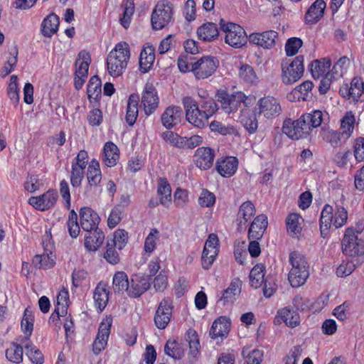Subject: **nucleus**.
Segmentation results:
<instances>
[{"label":"nucleus","mask_w":364,"mask_h":364,"mask_svg":"<svg viewBox=\"0 0 364 364\" xmlns=\"http://www.w3.org/2000/svg\"><path fill=\"white\" fill-rule=\"evenodd\" d=\"M325 9L326 3L323 0H316L305 15L306 23L313 24L318 21L323 16Z\"/></svg>","instance_id":"obj_35"},{"label":"nucleus","mask_w":364,"mask_h":364,"mask_svg":"<svg viewBox=\"0 0 364 364\" xmlns=\"http://www.w3.org/2000/svg\"><path fill=\"white\" fill-rule=\"evenodd\" d=\"M216 97L222 109L228 114L237 111L242 104L248 107L252 102V98L241 91L229 93L225 90H219Z\"/></svg>","instance_id":"obj_4"},{"label":"nucleus","mask_w":364,"mask_h":364,"mask_svg":"<svg viewBox=\"0 0 364 364\" xmlns=\"http://www.w3.org/2000/svg\"><path fill=\"white\" fill-rule=\"evenodd\" d=\"M249 41L266 50L274 48L279 41V34L274 30L252 33L249 36Z\"/></svg>","instance_id":"obj_16"},{"label":"nucleus","mask_w":364,"mask_h":364,"mask_svg":"<svg viewBox=\"0 0 364 364\" xmlns=\"http://www.w3.org/2000/svg\"><path fill=\"white\" fill-rule=\"evenodd\" d=\"M301 117L305 121L306 124L310 127V132L312 129L319 127L323 121V112L318 109L302 114Z\"/></svg>","instance_id":"obj_56"},{"label":"nucleus","mask_w":364,"mask_h":364,"mask_svg":"<svg viewBox=\"0 0 364 364\" xmlns=\"http://www.w3.org/2000/svg\"><path fill=\"white\" fill-rule=\"evenodd\" d=\"M59 23V17L53 13L50 14L41 23V33L45 37H52L58 31Z\"/></svg>","instance_id":"obj_34"},{"label":"nucleus","mask_w":364,"mask_h":364,"mask_svg":"<svg viewBox=\"0 0 364 364\" xmlns=\"http://www.w3.org/2000/svg\"><path fill=\"white\" fill-rule=\"evenodd\" d=\"M255 112L258 115L263 116L267 119L278 117L282 112L280 102L277 98L268 95L259 98L255 107Z\"/></svg>","instance_id":"obj_10"},{"label":"nucleus","mask_w":364,"mask_h":364,"mask_svg":"<svg viewBox=\"0 0 364 364\" xmlns=\"http://www.w3.org/2000/svg\"><path fill=\"white\" fill-rule=\"evenodd\" d=\"M119 157V150L112 142H107L104 146L102 161L108 167H112L117 164Z\"/></svg>","instance_id":"obj_38"},{"label":"nucleus","mask_w":364,"mask_h":364,"mask_svg":"<svg viewBox=\"0 0 364 364\" xmlns=\"http://www.w3.org/2000/svg\"><path fill=\"white\" fill-rule=\"evenodd\" d=\"M210 129L215 133L221 135H237L238 132L233 125H225L220 122L213 120L210 124Z\"/></svg>","instance_id":"obj_54"},{"label":"nucleus","mask_w":364,"mask_h":364,"mask_svg":"<svg viewBox=\"0 0 364 364\" xmlns=\"http://www.w3.org/2000/svg\"><path fill=\"white\" fill-rule=\"evenodd\" d=\"M26 349V355L33 364H43L44 358L41 351L37 348L31 341H26L23 342Z\"/></svg>","instance_id":"obj_47"},{"label":"nucleus","mask_w":364,"mask_h":364,"mask_svg":"<svg viewBox=\"0 0 364 364\" xmlns=\"http://www.w3.org/2000/svg\"><path fill=\"white\" fill-rule=\"evenodd\" d=\"M348 211L341 205L336 203L335 208L326 204L321 213L320 230L323 237H326L331 225L338 229L344 226L348 220Z\"/></svg>","instance_id":"obj_2"},{"label":"nucleus","mask_w":364,"mask_h":364,"mask_svg":"<svg viewBox=\"0 0 364 364\" xmlns=\"http://www.w3.org/2000/svg\"><path fill=\"white\" fill-rule=\"evenodd\" d=\"M278 314L288 326L294 328L299 323V314L289 307L281 309Z\"/></svg>","instance_id":"obj_52"},{"label":"nucleus","mask_w":364,"mask_h":364,"mask_svg":"<svg viewBox=\"0 0 364 364\" xmlns=\"http://www.w3.org/2000/svg\"><path fill=\"white\" fill-rule=\"evenodd\" d=\"M70 303L69 292L68 289L63 288L57 296V305L54 312L52 314L50 321H54L60 316H65L68 313V307Z\"/></svg>","instance_id":"obj_25"},{"label":"nucleus","mask_w":364,"mask_h":364,"mask_svg":"<svg viewBox=\"0 0 364 364\" xmlns=\"http://www.w3.org/2000/svg\"><path fill=\"white\" fill-rule=\"evenodd\" d=\"M242 355L245 364H261L263 358V352L258 349L251 350L250 347H244Z\"/></svg>","instance_id":"obj_53"},{"label":"nucleus","mask_w":364,"mask_h":364,"mask_svg":"<svg viewBox=\"0 0 364 364\" xmlns=\"http://www.w3.org/2000/svg\"><path fill=\"white\" fill-rule=\"evenodd\" d=\"M33 321L34 316L32 310L28 308L26 309L21 323V329L26 335L25 341H29V337L31 336L33 329Z\"/></svg>","instance_id":"obj_51"},{"label":"nucleus","mask_w":364,"mask_h":364,"mask_svg":"<svg viewBox=\"0 0 364 364\" xmlns=\"http://www.w3.org/2000/svg\"><path fill=\"white\" fill-rule=\"evenodd\" d=\"M239 161L235 156H225L217 159L215 168L218 173L223 177L232 176L238 168Z\"/></svg>","instance_id":"obj_22"},{"label":"nucleus","mask_w":364,"mask_h":364,"mask_svg":"<svg viewBox=\"0 0 364 364\" xmlns=\"http://www.w3.org/2000/svg\"><path fill=\"white\" fill-rule=\"evenodd\" d=\"M90 63V54L85 50L80 51L78 54V58L75 61L76 69L75 75L87 77Z\"/></svg>","instance_id":"obj_43"},{"label":"nucleus","mask_w":364,"mask_h":364,"mask_svg":"<svg viewBox=\"0 0 364 364\" xmlns=\"http://www.w3.org/2000/svg\"><path fill=\"white\" fill-rule=\"evenodd\" d=\"M67 225L70 237L76 238L79 235L80 228L77 223V215L74 210L69 214Z\"/></svg>","instance_id":"obj_63"},{"label":"nucleus","mask_w":364,"mask_h":364,"mask_svg":"<svg viewBox=\"0 0 364 364\" xmlns=\"http://www.w3.org/2000/svg\"><path fill=\"white\" fill-rule=\"evenodd\" d=\"M349 99L353 101L362 100L364 97V82L359 77H354L350 87L346 88Z\"/></svg>","instance_id":"obj_45"},{"label":"nucleus","mask_w":364,"mask_h":364,"mask_svg":"<svg viewBox=\"0 0 364 364\" xmlns=\"http://www.w3.org/2000/svg\"><path fill=\"white\" fill-rule=\"evenodd\" d=\"M159 237V232L157 229H151L149 234L145 239L144 242V251L146 253L151 254L156 248V242Z\"/></svg>","instance_id":"obj_64"},{"label":"nucleus","mask_w":364,"mask_h":364,"mask_svg":"<svg viewBox=\"0 0 364 364\" xmlns=\"http://www.w3.org/2000/svg\"><path fill=\"white\" fill-rule=\"evenodd\" d=\"M155 49L152 46H144L139 57L140 70L145 73L149 71L155 60Z\"/></svg>","instance_id":"obj_36"},{"label":"nucleus","mask_w":364,"mask_h":364,"mask_svg":"<svg viewBox=\"0 0 364 364\" xmlns=\"http://www.w3.org/2000/svg\"><path fill=\"white\" fill-rule=\"evenodd\" d=\"M215 159V151L209 147H199L193 155L196 166L201 170H208L212 167Z\"/></svg>","instance_id":"obj_21"},{"label":"nucleus","mask_w":364,"mask_h":364,"mask_svg":"<svg viewBox=\"0 0 364 364\" xmlns=\"http://www.w3.org/2000/svg\"><path fill=\"white\" fill-rule=\"evenodd\" d=\"M313 86L311 81H304L289 93L287 98L290 101L306 100L311 95Z\"/></svg>","instance_id":"obj_29"},{"label":"nucleus","mask_w":364,"mask_h":364,"mask_svg":"<svg viewBox=\"0 0 364 364\" xmlns=\"http://www.w3.org/2000/svg\"><path fill=\"white\" fill-rule=\"evenodd\" d=\"M158 195L161 205L168 208L171 203V188L166 178H161L159 181Z\"/></svg>","instance_id":"obj_41"},{"label":"nucleus","mask_w":364,"mask_h":364,"mask_svg":"<svg viewBox=\"0 0 364 364\" xmlns=\"http://www.w3.org/2000/svg\"><path fill=\"white\" fill-rule=\"evenodd\" d=\"M139 97L138 95L132 94L128 100L127 105L126 122L132 126L138 117V105Z\"/></svg>","instance_id":"obj_40"},{"label":"nucleus","mask_w":364,"mask_h":364,"mask_svg":"<svg viewBox=\"0 0 364 364\" xmlns=\"http://www.w3.org/2000/svg\"><path fill=\"white\" fill-rule=\"evenodd\" d=\"M304 71V57L296 56L291 63L282 64V80L286 85L293 84L302 77Z\"/></svg>","instance_id":"obj_8"},{"label":"nucleus","mask_w":364,"mask_h":364,"mask_svg":"<svg viewBox=\"0 0 364 364\" xmlns=\"http://www.w3.org/2000/svg\"><path fill=\"white\" fill-rule=\"evenodd\" d=\"M218 60L212 56H204L191 65V71L198 80L211 76L216 70Z\"/></svg>","instance_id":"obj_12"},{"label":"nucleus","mask_w":364,"mask_h":364,"mask_svg":"<svg viewBox=\"0 0 364 364\" xmlns=\"http://www.w3.org/2000/svg\"><path fill=\"white\" fill-rule=\"evenodd\" d=\"M301 220L302 218L297 213H291L287 216L286 219L287 229L291 236L296 235L300 232L301 230Z\"/></svg>","instance_id":"obj_55"},{"label":"nucleus","mask_w":364,"mask_h":364,"mask_svg":"<svg viewBox=\"0 0 364 364\" xmlns=\"http://www.w3.org/2000/svg\"><path fill=\"white\" fill-rule=\"evenodd\" d=\"M198 38L204 42H210L215 40L219 36V31L215 23L206 22L197 29Z\"/></svg>","instance_id":"obj_31"},{"label":"nucleus","mask_w":364,"mask_h":364,"mask_svg":"<svg viewBox=\"0 0 364 364\" xmlns=\"http://www.w3.org/2000/svg\"><path fill=\"white\" fill-rule=\"evenodd\" d=\"M47 252V250H46ZM55 257L51 251L42 255H37L33 259V264L38 268L50 269L55 263Z\"/></svg>","instance_id":"obj_48"},{"label":"nucleus","mask_w":364,"mask_h":364,"mask_svg":"<svg viewBox=\"0 0 364 364\" xmlns=\"http://www.w3.org/2000/svg\"><path fill=\"white\" fill-rule=\"evenodd\" d=\"M256 210L251 201L244 202L240 207L237 213L238 229L245 228L246 223L255 215Z\"/></svg>","instance_id":"obj_33"},{"label":"nucleus","mask_w":364,"mask_h":364,"mask_svg":"<svg viewBox=\"0 0 364 364\" xmlns=\"http://www.w3.org/2000/svg\"><path fill=\"white\" fill-rule=\"evenodd\" d=\"M159 97L155 87L146 83L143 89L141 97V106L146 115L152 114L159 107Z\"/></svg>","instance_id":"obj_15"},{"label":"nucleus","mask_w":364,"mask_h":364,"mask_svg":"<svg viewBox=\"0 0 364 364\" xmlns=\"http://www.w3.org/2000/svg\"><path fill=\"white\" fill-rule=\"evenodd\" d=\"M164 352L169 357L179 360L184 355L185 348L182 343L169 340L164 346Z\"/></svg>","instance_id":"obj_46"},{"label":"nucleus","mask_w":364,"mask_h":364,"mask_svg":"<svg viewBox=\"0 0 364 364\" xmlns=\"http://www.w3.org/2000/svg\"><path fill=\"white\" fill-rule=\"evenodd\" d=\"M172 300L165 298L161 301L156 309L154 323L159 329H164L170 322L172 315Z\"/></svg>","instance_id":"obj_18"},{"label":"nucleus","mask_w":364,"mask_h":364,"mask_svg":"<svg viewBox=\"0 0 364 364\" xmlns=\"http://www.w3.org/2000/svg\"><path fill=\"white\" fill-rule=\"evenodd\" d=\"M240 293V282L233 281L230 283L229 287L224 290L222 299L225 302H232L236 299V296Z\"/></svg>","instance_id":"obj_62"},{"label":"nucleus","mask_w":364,"mask_h":364,"mask_svg":"<svg viewBox=\"0 0 364 364\" xmlns=\"http://www.w3.org/2000/svg\"><path fill=\"white\" fill-rule=\"evenodd\" d=\"M257 112H250L248 109H242L240 111V120L241 124L250 134L256 132L258 128Z\"/></svg>","instance_id":"obj_32"},{"label":"nucleus","mask_w":364,"mask_h":364,"mask_svg":"<svg viewBox=\"0 0 364 364\" xmlns=\"http://www.w3.org/2000/svg\"><path fill=\"white\" fill-rule=\"evenodd\" d=\"M220 26L221 31L225 33V42L230 46L240 48L247 43L246 32L239 24L221 19Z\"/></svg>","instance_id":"obj_6"},{"label":"nucleus","mask_w":364,"mask_h":364,"mask_svg":"<svg viewBox=\"0 0 364 364\" xmlns=\"http://www.w3.org/2000/svg\"><path fill=\"white\" fill-rule=\"evenodd\" d=\"M87 179L90 187H96L100 183L102 174L97 160L92 159L90 162L87 168Z\"/></svg>","instance_id":"obj_42"},{"label":"nucleus","mask_w":364,"mask_h":364,"mask_svg":"<svg viewBox=\"0 0 364 364\" xmlns=\"http://www.w3.org/2000/svg\"><path fill=\"white\" fill-rule=\"evenodd\" d=\"M109 287L107 284L100 282L97 284L93 292L95 306L102 312L109 301Z\"/></svg>","instance_id":"obj_27"},{"label":"nucleus","mask_w":364,"mask_h":364,"mask_svg":"<svg viewBox=\"0 0 364 364\" xmlns=\"http://www.w3.org/2000/svg\"><path fill=\"white\" fill-rule=\"evenodd\" d=\"M356 125L355 117L352 112H347L341 119V133L343 141L349 139L354 131Z\"/></svg>","instance_id":"obj_37"},{"label":"nucleus","mask_w":364,"mask_h":364,"mask_svg":"<svg viewBox=\"0 0 364 364\" xmlns=\"http://www.w3.org/2000/svg\"><path fill=\"white\" fill-rule=\"evenodd\" d=\"M230 326L229 318L226 316H220L213 321L209 335L213 339L225 337L230 331Z\"/></svg>","instance_id":"obj_26"},{"label":"nucleus","mask_w":364,"mask_h":364,"mask_svg":"<svg viewBox=\"0 0 364 364\" xmlns=\"http://www.w3.org/2000/svg\"><path fill=\"white\" fill-rule=\"evenodd\" d=\"M360 264L361 263L358 261H356L355 264L352 260H343L336 269V275L340 278L347 277L350 276L355 271L358 265Z\"/></svg>","instance_id":"obj_50"},{"label":"nucleus","mask_w":364,"mask_h":364,"mask_svg":"<svg viewBox=\"0 0 364 364\" xmlns=\"http://www.w3.org/2000/svg\"><path fill=\"white\" fill-rule=\"evenodd\" d=\"M289 260L291 268L289 272L288 279L292 287L298 288L304 284L308 279L309 265L305 257L296 251L290 253Z\"/></svg>","instance_id":"obj_3"},{"label":"nucleus","mask_w":364,"mask_h":364,"mask_svg":"<svg viewBox=\"0 0 364 364\" xmlns=\"http://www.w3.org/2000/svg\"><path fill=\"white\" fill-rule=\"evenodd\" d=\"M183 115L182 109L176 105L168 106L161 117V123L166 129H171L177 125Z\"/></svg>","instance_id":"obj_23"},{"label":"nucleus","mask_w":364,"mask_h":364,"mask_svg":"<svg viewBox=\"0 0 364 364\" xmlns=\"http://www.w3.org/2000/svg\"><path fill=\"white\" fill-rule=\"evenodd\" d=\"M58 199V193L55 190L50 189L39 196H32L28 203L36 210L44 211L53 208Z\"/></svg>","instance_id":"obj_17"},{"label":"nucleus","mask_w":364,"mask_h":364,"mask_svg":"<svg viewBox=\"0 0 364 364\" xmlns=\"http://www.w3.org/2000/svg\"><path fill=\"white\" fill-rule=\"evenodd\" d=\"M331 62L330 59L323 58L320 60H315L311 64L310 70L314 79L324 76L331 75L330 70Z\"/></svg>","instance_id":"obj_30"},{"label":"nucleus","mask_w":364,"mask_h":364,"mask_svg":"<svg viewBox=\"0 0 364 364\" xmlns=\"http://www.w3.org/2000/svg\"><path fill=\"white\" fill-rule=\"evenodd\" d=\"M282 132L293 140L306 138L311 133L310 127L306 124L301 117L297 120H291V119L284 120Z\"/></svg>","instance_id":"obj_11"},{"label":"nucleus","mask_w":364,"mask_h":364,"mask_svg":"<svg viewBox=\"0 0 364 364\" xmlns=\"http://www.w3.org/2000/svg\"><path fill=\"white\" fill-rule=\"evenodd\" d=\"M172 4L167 0L159 1L155 6L151 16L153 29L161 30L168 26L173 19Z\"/></svg>","instance_id":"obj_7"},{"label":"nucleus","mask_w":364,"mask_h":364,"mask_svg":"<svg viewBox=\"0 0 364 364\" xmlns=\"http://www.w3.org/2000/svg\"><path fill=\"white\" fill-rule=\"evenodd\" d=\"M101 80L97 76H93L90 78L87 85V93L89 100H96L101 96Z\"/></svg>","instance_id":"obj_58"},{"label":"nucleus","mask_w":364,"mask_h":364,"mask_svg":"<svg viewBox=\"0 0 364 364\" xmlns=\"http://www.w3.org/2000/svg\"><path fill=\"white\" fill-rule=\"evenodd\" d=\"M182 103L185 109L187 121L196 127H205L208 119L206 116H204L203 111L200 109L198 103L191 97H183Z\"/></svg>","instance_id":"obj_9"},{"label":"nucleus","mask_w":364,"mask_h":364,"mask_svg":"<svg viewBox=\"0 0 364 364\" xmlns=\"http://www.w3.org/2000/svg\"><path fill=\"white\" fill-rule=\"evenodd\" d=\"M161 137L169 145L178 149H183L185 136H179L172 131H166L162 133Z\"/></svg>","instance_id":"obj_61"},{"label":"nucleus","mask_w":364,"mask_h":364,"mask_svg":"<svg viewBox=\"0 0 364 364\" xmlns=\"http://www.w3.org/2000/svg\"><path fill=\"white\" fill-rule=\"evenodd\" d=\"M240 80L247 85H257L259 82V77L254 68L247 64H242L238 70Z\"/></svg>","instance_id":"obj_39"},{"label":"nucleus","mask_w":364,"mask_h":364,"mask_svg":"<svg viewBox=\"0 0 364 364\" xmlns=\"http://www.w3.org/2000/svg\"><path fill=\"white\" fill-rule=\"evenodd\" d=\"M130 48L127 43H117L107 57V70L113 77L121 76L125 71L130 59Z\"/></svg>","instance_id":"obj_1"},{"label":"nucleus","mask_w":364,"mask_h":364,"mask_svg":"<svg viewBox=\"0 0 364 364\" xmlns=\"http://www.w3.org/2000/svg\"><path fill=\"white\" fill-rule=\"evenodd\" d=\"M85 247L88 251L95 252L102 245L105 240V235L100 229L91 231H85Z\"/></svg>","instance_id":"obj_28"},{"label":"nucleus","mask_w":364,"mask_h":364,"mask_svg":"<svg viewBox=\"0 0 364 364\" xmlns=\"http://www.w3.org/2000/svg\"><path fill=\"white\" fill-rule=\"evenodd\" d=\"M266 268L261 263L257 264L250 271V284L255 289L259 288L264 282V274Z\"/></svg>","instance_id":"obj_44"},{"label":"nucleus","mask_w":364,"mask_h":364,"mask_svg":"<svg viewBox=\"0 0 364 364\" xmlns=\"http://www.w3.org/2000/svg\"><path fill=\"white\" fill-rule=\"evenodd\" d=\"M112 321V316L108 315L100 322L97 334L92 343V352L95 355H99L105 349L109 337Z\"/></svg>","instance_id":"obj_13"},{"label":"nucleus","mask_w":364,"mask_h":364,"mask_svg":"<svg viewBox=\"0 0 364 364\" xmlns=\"http://www.w3.org/2000/svg\"><path fill=\"white\" fill-rule=\"evenodd\" d=\"M129 281L124 272H117L112 278V287L115 293L127 292Z\"/></svg>","instance_id":"obj_49"},{"label":"nucleus","mask_w":364,"mask_h":364,"mask_svg":"<svg viewBox=\"0 0 364 364\" xmlns=\"http://www.w3.org/2000/svg\"><path fill=\"white\" fill-rule=\"evenodd\" d=\"M6 357L8 360L19 364L23 361V348L21 345L11 343L6 350Z\"/></svg>","instance_id":"obj_57"},{"label":"nucleus","mask_w":364,"mask_h":364,"mask_svg":"<svg viewBox=\"0 0 364 364\" xmlns=\"http://www.w3.org/2000/svg\"><path fill=\"white\" fill-rule=\"evenodd\" d=\"M343 253L348 257H356L362 263L364 260V239L355 236L351 229H346L341 242Z\"/></svg>","instance_id":"obj_5"},{"label":"nucleus","mask_w":364,"mask_h":364,"mask_svg":"<svg viewBox=\"0 0 364 364\" xmlns=\"http://www.w3.org/2000/svg\"><path fill=\"white\" fill-rule=\"evenodd\" d=\"M150 286V278L144 275L134 274L131 277L127 294L129 297L138 298L146 291Z\"/></svg>","instance_id":"obj_19"},{"label":"nucleus","mask_w":364,"mask_h":364,"mask_svg":"<svg viewBox=\"0 0 364 364\" xmlns=\"http://www.w3.org/2000/svg\"><path fill=\"white\" fill-rule=\"evenodd\" d=\"M220 248V242L217 235L211 233L208 235L203 247L201 256V264L204 269H209L215 260Z\"/></svg>","instance_id":"obj_14"},{"label":"nucleus","mask_w":364,"mask_h":364,"mask_svg":"<svg viewBox=\"0 0 364 364\" xmlns=\"http://www.w3.org/2000/svg\"><path fill=\"white\" fill-rule=\"evenodd\" d=\"M350 65L349 59L346 57H341L333 66V68L331 70V77H333V79H338L344 75L346 72L348 68Z\"/></svg>","instance_id":"obj_59"},{"label":"nucleus","mask_w":364,"mask_h":364,"mask_svg":"<svg viewBox=\"0 0 364 364\" xmlns=\"http://www.w3.org/2000/svg\"><path fill=\"white\" fill-rule=\"evenodd\" d=\"M267 217L261 214L257 215L250 224L248 230L249 240H259L267 228Z\"/></svg>","instance_id":"obj_24"},{"label":"nucleus","mask_w":364,"mask_h":364,"mask_svg":"<svg viewBox=\"0 0 364 364\" xmlns=\"http://www.w3.org/2000/svg\"><path fill=\"white\" fill-rule=\"evenodd\" d=\"M80 227L84 231H91L98 228L100 218L97 212L89 207H83L80 210Z\"/></svg>","instance_id":"obj_20"},{"label":"nucleus","mask_w":364,"mask_h":364,"mask_svg":"<svg viewBox=\"0 0 364 364\" xmlns=\"http://www.w3.org/2000/svg\"><path fill=\"white\" fill-rule=\"evenodd\" d=\"M321 136L325 141L333 147L338 146L341 142L344 141L341 133L332 129L322 130Z\"/></svg>","instance_id":"obj_60"}]
</instances>
